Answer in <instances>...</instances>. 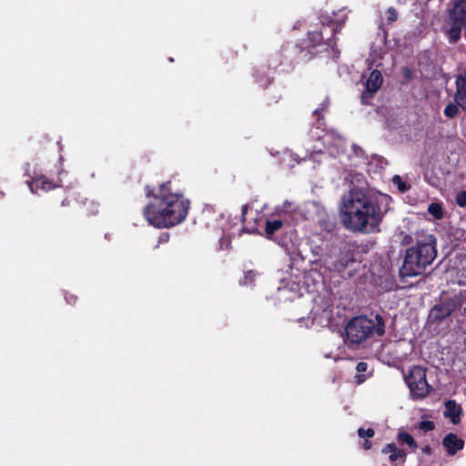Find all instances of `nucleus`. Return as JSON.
<instances>
[{
	"label": "nucleus",
	"mask_w": 466,
	"mask_h": 466,
	"mask_svg": "<svg viewBox=\"0 0 466 466\" xmlns=\"http://www.w3.org/2000/svg\"><path fill=\"white\" fill-rule=\"evenodd\" d=\"M145 193L150 200L142 213L149 225L157 228H169L186 219L190 202L182 193L172 190L170 181L157 187L147 185Z\"/></svg>",
	"instance_id": "1"
},
{
	"label": "nucleus",
	"mask_w": 466,
	"mask_h": 466,
	"mask_svg": "<svg viewBox=\"0 0 466 466\" xmlns=\"http://www.w3.org/2000/svg\"><path fill=\"white\" fill-rule=\"evenodd\" d=\"M342 222L346 228L354 233L380 231L383 214L376 198L360 187H352L342 197Z\"/></svg>",
	"instance_id": "2"
},
{
	"label": "nucleus",
	"mask_w": 466,
	"mask_h": 466,
	"mask_svg": "<svg viewBox=\"0 0 466 466\" xmlns=\"http://www.w3.org/2000/svg\"><path fill=\"white\" fill-rule=\"evenodd\" d=\"M436 238L425 230L415 233L414 246L406 249L400 278L421 275L437 257Z\"/></svg>",
	"instance_id": "3"
},
{
	"label": "nucleus",
	"mask_w": 466,
	"mask_h": 466,
	"mask_svg": "<svg viewBox=\"0 0 466 466\" xmlns=\"http://www.w3.org/2000/svg\"><path fill=\"white\" fill-rule=\"evenodd\" d=\"M324 27H330L331 36L324 40L321 31H311L308 33V38L293 47V52L300 62H308L316 57L322 51L331 48L336 51L337 34L341 30L343 22H336L331 18L325 17L321 21Z\"/></svg>",
	"instance_id": "4"
},
{
	"label": "nucleus",
	"mask_w": 466,
	"mask_h": 466,
	"mask_svg": "<svg viewBox=\"0 0 466 466\" xmlns=\"http://www.w3.org/2000/svg\"><path fill=\"white\" fill-rule=\"evenodd\" d=\"M345 332L350 343L360 344L371 337L382 336L385 333V321L380 314H376L374 319L354 317L347 324Z\"/></svg>",
	"instance_id": "5"
},
{
	"label": "nucleus",
	"mask_w": 466,
	"mask_h": 466,
	"mask_svg": "<svg viewBox=\"0 0 466 466\" xmlns=\"http://www.w3.org/2000/svg\"><path fill=\"white\" fill-rule=\"evenodd\" d=\"M450 28L446 35L450 43L454 44L461 36V31L466 29V0H453L449 11Z\"/></svg>",
	"instance_id": "6"
},
{
	"label": "nucleus",
	"mask_w": 466,
	"mask_h": 466,
	"mask_svg": "<svg viewBox=\"0 0 466 466\" xmlns=\"http://www.w3.org/2000/svg\"><path fill=\"white\" fill-rule=\"evenodd\" d=\"M426 371V369L421 366H413L404 377L413 400L426 398L432 389L427 381Z\"/></svg>",
	"instance_id": "7"
},
{
	"label": "nucleus",
	"mask_w": 466,
	"mask_h": 466,
	"mask_svg": "<svg viewBox=\"0 0 466 466\" xmlns=\"http://www.w3.org/2000/svg\"><path fill=\"white\" fill-rule=\"evenodd\" d=\"M382 83L383 77L380 71L377 69L372 70L365 83V89L360 96V100L363 105L370 104V101L380 88Z\"/></svg>",
	"instance_id": "8"
},
{
	"label": "nucleus",
	"mask_w": 466,
	"mask_h": 466,
	"mask_svg": "<svg viewBox=\"0 0 466 466\" xmlns=\"http://www.w3.org/2000/svg\"><path fill=\"white\" fill-rule=\"evenodd\" d=\"M357 247L349 243L344 244L340 249L336 260L332 263L334 270L338 272L344 271L348 267L356 262L355 254Z\"/></svg>",
	"instance_id": "9"
},
{
	"label": "nucleus",
	"mask_w": 466,
	"mask_h": 466,
	"mask_svg": "<svg viewBox=\"0 0 466 466\" xmlns=\"http://www.w3.org/2000/svg\"><path fill=\"white\" fill-rule=\"evenodd\" d=\"M458 306H460L459 299L454 297L441 304L435 305L431 311V316L434 319L443 320L448 318Z\"/></svg>",
	"instance_id": "10"
},
{
	"label": "nucleus",
	"mask_w": 466,
	"mask_h": 466,
	"mask_svg": "<svg viewBox=\"0 0 466 466\" xmlns=\"http://www.w3.org/2000/svg\"><path fill=\"white\" fill-rule=\"evenodd\" d=\"M32 193L36 194L38 190L49 191L57 187V185L44 175L32 177L26 180Z\"/></svg>",
	"instance_id": "11"
},
{
	"label": "nucleus",
	"mask_w": 466,
	"mask_h": 466,
	"mask_svg": "<svg viewBox=\"0 0 466 466\" xmlns=\"http://www.w3.org/2000/svg\"><path fill=\"white\" fill-rule=\"evenodd\" d=\"M464 441L457 434L450 432L442 439V445L449 456H454L458 451L464 448Z\"/></svg>",
	"instance_id": "12"
},
{
	"label": "nucleus",
	"mask_w": 466,
	"mask_h": 466,
	"mask_svg": "<svg viewBox=\"0 0 466 466\" xmlns=\"http://www.w3.org/2000/svg\"><path fill=\"white\" fill-rule=\"evenodd\" d=\"M455 84L456 92L454 101L463 111L466 112V68L463 74L457 76Z\"/></svg>",
	"instance_id": "13"
},
{
	"label": "nucleus",
	"mask_w": 466,
	"mask_h": 466,
	"mask_svg": "<svg viewBox=\"0 0 466 466\" xmlns=\"http://www.w3.org/2000/svg\"><path fill=\"white\" fill-rule=\"evenodd\" d=\"M382 454H390L389 455V461L390 462L393 463L397 461L400 460L402 462L406 461L407 453L405 450L400 449L397 447L396 443L390 442L386 444L382 450Z\"/></svg>",
	"instance_id": "14"
},
{
	"label": "nucleus",
	"mask_w": 466,
	"mask_h": 466,
	"mask_svg": "<svg viewBox=\"0 0 466 466\" xmlns=\"http://www.w3.org/2000/svg\"><path fill=\"white\" fill-rule=\"evenodd\" d=\"M462 409L454 400H449L445 402L444 417L449 418L451 422L457 425L461 421Z\"/></svg>",
	"instance_id": "15"
},
{
	"label": "nucleus",
	"mask_w": 466,
	"mask_h": 466,
	"mask_svg": "<svg viewBox=\"0 0 466 466\" xmlns=\"http://www.w3.org/2000/svg\"><path fill=\"white\" fill-rule=\"evenodd\" d=\"M397 441L399 444H406L412 451H415L419 448L418 442L415 439L404 431H400L398 432Z\"/></svg>",
	"instance_id": "16"
},
{
	"label": "nucleus",
	"mask_w": 466,
	"mask_h": 466,
	"mask_svg": "<svg viewBox=\"0 0 466 466\" xmlns=\"http://www.w3.org/2000/svg\"><path fill=\"white\" fill-rule=\"evenodd\" d=\"M253 76L257 83L263 88H266L273 81L272 77L266 75V70L263 67H258L254 69Z\"/></svg>",
	"instance_id": "17"
},
{
	"label": "nucleus",
	"mask_w": 466,
	"mask_h": 466,
	"mask_svg": "<svg viewBox=\"0 0 466 466\" xmlns=\"http://www.w3.org/2000/svg\"><path fill=\"white\" fill-rule=\"evenodd\" d=\"M283 227V221L280 219L266 220L265 233L268 238H270L279 229Z\"/></svg>",
	"instance_id": "18"
},
{
	"label": "nucleus",
	"mask_w": 466,
	"mask_h": 466,
	"mask_svg": "<svg viewBox=\"0 0 466 466\" xmlns=\"http://www.w3.org/2000/svg\"><path fill=\"white\" fill-rule=\"evenodd\" d=\"M428 212L431 214L435 219H441L444 216L443 208L440 203H431L428 206Z\"/></svg>",
	"instance_id": "19"
},
{
	"label": "nucleus",
	"mask_w": 466,
	"mask_h": 466,
	"mask_svg": "<svg viewBox=\"0 0 466 466\" xmlns=\"http://www.w3.org/2000/svg\"><path fill=\"white\" fill-rule=\"evenodd\" d=\"M459 107L460 106H458L456 103H451L450 102L444 108L443 110V113L445 115L446 117L448 118H453L457 116V114L459 113Z\"/></svg>",
	"instance_id": "20"
},
{
	"label": "nucleus",
	"mask_w": 466,
	"mask_h": 466,
	"mask_svg": "<svg viewBox=\"0 0 466 466\" xmlns=\"http://www.w3.org/2000/svg\"><path fill=\"white\" fill-rule=\"evenodd\" d=\"M257 277V272L254 270H248L245 272L244 279L240 280L241 285L253 284Z\"/></svg>",
	"instance_id": "21"
},
{
	"label": "nucleus",
	"mask_w": 466,
	"mask_h": 466,
	"mask_svg": "<svg viewBox=\"0 0 466 466\" xmlns=\"http://www.w3.org/2000/svg\"><path fill=\"white\" fill-rule=\"evenodd\" d=\"M418 429L423 432H429L435 429V424L431 420H421L418 423Z\"/></svg>",
	"instance_id": "22"
},
{
	"label": "nucleus",
	"mask_w": 466,
	"mask_h": 466,
	"mask_svg": "<svg viewBox=\"0 0 466 466\" xmlns=\"http://www.w3.org/2000/svg\"><path fill=\"white\" fill-rule=\"evenodd\" d=\"M375 435V431L372 428L363 429L359 428L358 436L362 439L372 438Z\"/></svg>",
	"instance_id": "23"
},
{
	"label": "nucleus",
	"mask_w": 466,
	"mask_h": 466,
	"mask_svg": "<svg viewBox=\"0 0 466 466\" xmlns=\"http://www.w3.org/2000/svg\"><path fill=\"white\" fill-rule=\"evenodd\" d=\"M455 202L459 207L466 208V190H461L457 193Z\"/></svg>",
	"instance_id": "24"
},
{
	"label": "nucleus",
	"mask_w": 466,
	"mask_h": 466,
	"mask_svg": "<svg viewBox=\"0 0 466 466\" xmlns=\"http://www.w3.org/2000/svg\"><path fill=\"white\" fill-rule=\"evenodd\" d=\"M392 181L394 184L397 185V187L400 192H405L408 190L409 187L407 186V184L404 181H402V179L400 176H398V175L394 176Z\"/></svg>",
	"instance_id": "25"
},
{
	"label": "nucleus",
	"mask_w": 466,
	"mask_h": 466,
	"mask_svg": "<svg viewBox=\"0 0 466 466\" xmlns=\"http://www.w3.org/2000/svg\"><path fill=\"white\" fill-rule=\"evenodd\" d=\"M386 15L389 24L395 22L398 18V12L394 7H389L386 11Z\"/></svg>",
	"instance_id": "26"
},
{
	"label": "nucleus",
	"mask_w": 466,
	"mask_h": 466,
	"mask_svg": "<svg viewBox=\"0 0 466 466\" xmlns=\"http://www.w3.org/2000/svg\"><path fill=\"white\" fill-rule=\"evenodd\" d=\"M65 299H66V301L68 304H70V305H75V304L76 303V301H77L78 298H77L76 295H74V294H71V293L66 292V293L65 294Z\"/></svg>",
	"instance_id": "27"
},
{
	"label": "nucleus",
	"mask_w": 466,
	"mask_h": 466,
	"mask_svg": "<svg viewBox=\"0 0 466 466\" xmlns=\"http://www.w3.org/2000/svg\"><path fill=\"white\" fill-rule=\"evenodd\" d=\"M238 50H228L223 57L225 59V62L228 63L229 59L235 58L238 56Z\"/></svg>",
	"instance_id": "28"
},
{
	"label": "nucleus",
	"mask_w": 466,
	"mask_h": 466,
	"mask_svg": "<svg viewBox=\"0 0 466 466\" xmlns=\"http://www.w3.org/2000/svg\"><path fill=\"white\" fill-rule=\"evenodd\" d=\"M415 242V237L413 238L411 235H405L401 239V245L402 246H409L411 243Z\"/></svg>",
	"instance_id": "29"
},
{
	"label": "nucleus",
	"mask_w": 466,
	"mask_h": 466,
	"mask_svg": "<svg viewBox=\"0 0 466 466\" xmlns=\"http://www.w3.org/2000/svg\"><path fill=\"white\" fill-rule=\"evenodd\" d=\"M169 238H170L169 233H167V232H162V233L159 235V238H158V241H157V247H158V245H159V244H163V243H167V242H168Z\"/></svg>",
	"instance_id": "30"
},
{
	"label": "nucleus",
	"mask_w": 466,
	"mask_h": 466,
	"mask_svg": "<svg viewBox=\"0 0 466 466\" xmlns=\"http://www.w3.org/2000/svg\"><path fill=\"white\" fill-rule=\"evenodd\" d=\"M248 204L243 205L242 208H241V221L243 224L246 222V215L248 213Z\"/></svg>",
	"instance_id": "31"
},
{
	"label": "nucleus",
	"mask_w": 466,
	"mask_h": 466,
	"mask_svg": "<svg viewBox=\"0 0 466 466\" xmlns=\"http://www.w3.org/2000/svg\"><path fill=\"white\" fill-rule=\"evenodd\" d=\"M368 364L366 362H359L357 364L356 370L358 372H364L367 370Z\"/></svg>",
	"instance_id": "32"
},
{
	"label": "nucleus",
	"mask_w": 466,
	"mask_h": 466,
	"mask_svg": "<svg viewBox=\"0 0 466 466\" xmlns=\"http://www.w3.org/2000/svg\"><path fill=\"white\" fill-rule=\"evenodd\" d=\"M421 452L426 455H431L433 453V449L430 445H425L421 447Z\"/></svg>",
	"instance_id": "33"
},
{
	"label": "nucleus",
	"mask_w": 466,
	"mask_h": 466,
	"mask_svg": "<svg viewBox=\"0 0 466 466\" xmlns=\"http://www.w3.org/2000/svg\"><path fill=\"white\" fill-rule=\"evenodd\" d=\"M328 106H329V102L328 101H325V102L321 103V107L315 109L313 114L316 115V116H319L320 111L324 110L325 108H327Z\"/></svg>",
	"instance_id": "34"
},
{
	"label": "nucleus",
	"mask_w": 466,
	"mask_h": 466,
	"mask_svg": "<svg viewBox=\"0 0 466 466\" xmlns=\"http://www.w3.org/2000/svg\"><path fill=\"white\" fill-rule=\"evenodd\" d=\"M362 448L365 451L370 450L372 448V442L369 440H365L364 442L362 443Z\"/></svg>",
	"instance_id": "35"
},
{
	"label": "nucleus",
	"mask_w": 466,
	"mask_h": 466,
	"mask_svg": "<svg viewBox=\"0 0 466 466\" xmlns=\"http://www.w3.org/2000/svg\"><path fill=\"white\" fill-rule=\"evenodd\" d=\"M69 204H70V200H69L68 198L64 199V200L62 201V203H61V205H62L63 207L69 206Z\"/></svg>",
	"instance_id": "36"
}]
</instances>
